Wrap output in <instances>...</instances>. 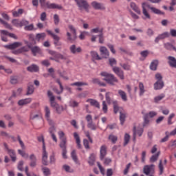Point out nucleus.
<instances>
[{
    "mask_svg": "<svg viewBox=\"0 0 176 176\" xmlns=\"http://www.w3.org/2000/svg\"><path fill=\"white\" fill-rule=\"evenodd\" d=\"M145 7L148 8V9H150V10L151 11V13H154V14H160V15L164 16V12H162V10L155 7L151 6V5L148 3H142V13L144 16H145L146 19H148L150 20L151 15L149 14V13L148 12V10H146V8H145Z\"/></svg>",
    "mask_w": 176,
    "mask_h": 176,
    "instance_id": "1",
    "label": "nucleus"
},
{
    "mask_svg": "<svg viewBox=\"0 0 176 176\" xmlns=\"http://www.w3.org/2000/svg\"><path fill=\"white\" fill-rule=\"evenodd\" d=\"M100 75L103 76V80L107 82V83L109 85H111V86H115V83H118L119 82L115 75L109 74L107 72H102Z\"/></svg>",
    "mask_w": 176,
    "mask_h": 176,
    "instance_id": "2",
    "label": "nucleus"
},
{
    "mask_svg": "<svg viewBox=\"0 0 176 176\" xmlns=\"http://www.w3.org/2000/svg\"><path fill=\"white\" fill-rule=\"evenodd\" d=\"M41 8H47V9H58V10H63V6L58 5L56 3H50L46 0H39Z\"/></svg>",
    "mask_w": 176,
    "mask_h": 176,
    "instance_id": "3",
    "label": "nucleus"
},
{
    "mask_svg": "<svg viewBox=\"0 0 176 176\" xmlns=\"http://www.w3.org/2000/svg\"><path fill=\"white\" fill-rule=\"evenodd\" d=\"M68 28L72 34L69 32H67V41L71 42V43H74V42H75V41H76L78 38V36L76 34V29L72 25H69Z\"/></svg>",
    "mask_w": 176,
    "mask_h": 176,
    "instance_id": "4",
    "label": "nucleus"
},
{
    "mask_svg": "<svg viewBox=\"0 0 176 176\" xmlns=\"http://www.w3.org/2000/svg\"><path fill=\"white\" fill-rule=\"evenodd\" d=\"M156 82L154 83V90H162L164 87V81L163 76L160 73H157L155 76Z\"/></svg>",
    "mask_w": 176,
    "mask_h": 176,
    "instance_id": "5",
    "label": "nucleus"
},
{
    "mask_svg": "<svg viewBox=\"0 0 176 176\" xmlns=\"http://www.w3.org/2000/svg\"><path fill=\"white\" fill-rule=\"evenodd\" d=\"M80 9H85L86 12H89V5L86 0H74Z\"/></svg>",
    "mask_w": 176,
    "mask_h": 176,
    "instance_id": "6",
    "label": "nucleus"
},
{
    "mask_svg": "<svg viewBox=\"0 0 176 176\" xmlns=\"http://www.w3.org/2000/svg\"><path fill=\"white\" fill-rule=\"evenodd\" d=\"M112 71L117 75V76H118V78H120V79H121V80H124V72H123L120 67H113Z\"/></svg>",
    "mask_w": 176,
    "mask_h": 176,
    "instance_id": "7",
    "label": "nucleus"
},
{
    "mask_svg": "<svg viewBox=\"0 0 176 176\" xmlns=\"http://www.w3.org/2000/svg\"><path fill=\"white\" fill-rule=\"evenodd\" d=\"M47 96L50 98V105L52 108H54V109L57 107V106L58 105V104H57V102H56V97H54V96H53V92H52L51 91H47Z\"/></svg>",
    "mask_w": 176,
    "mask_h": 176,
    "instance_id": "8",
    "label": "nucleus"
},
{
    "mask_svg": "<svg viewBox=\"0 0 176 176\" xmlns=\"http://www.w3.org/2000/svg\"><path fill=\"white\" fill-rule=\"evenodd\" d=\"M48 35H50L54 39V44L55 46H61V42H60V36H57L54 33H52L51 30H47Z\"/></svg>",
    "mask_w": 176,
    "mask_h": 176,
    "instance_id": "9",
    "label": "nucleus"
},
{
    "mask_svg": "<svg viewBox=\"0 0 176 176\" xmlns=\"http://www.w3.org/2000/svg\"><path fill=\"white\" fill-rule=\"evenodd\" d=\"M155 171V165L151 164V165H146L143 168V173L145 174V175H149L151 173H153Z\"/></svg>",
    "mask_w": 176,
    "mask_h": 176,
    "instance_id": "10",
    "label": "nucleus"
},
{
    "mask_svg": "<svg viewBox=\"0 0 176 176\" xmlns=\"http://www.w3.org/2000/svg\"><path fill=\"white\" fill-rule=\"evenodd\" d=\"M22 45H23V43L21 42H14L10 45H4V47L6 49H8L9 50H14V49H17V47H20V46H22Z\"/></svg>",
    "mask_w": 176,
    "mask_h": 176,
    "instance_id": "11",
    "label": "nucleus"
},
{
    "mask_svg": "<svg viewBox=\"0 0 176 176\" xmlns=\"http://www.w3.org/2000/svg\"><path fill=\"white\" fill-rule=\"evenodd\" d=\"M69 50L72 54H78L82 53V47H76V45L73 44L69 47Z\"/></svg>",
    "mask_w": 176,
    "mask_h": 176,
    "instance_id": "12",
    "label": "nucleus"
},
{
    "mask_svg": "<svg viewBox=\"0 0 176 176\" xmlns=\"http://www.w3.org/2000/svg\"><path fill=\"white\" fill-rule=\"evenodd\" d=\"M100 56L102 58H108L109 57V51L104 46H102L100 47Z\"/></svg>",
    "mask_w": 176,
    "mask_h": 176,
    "instance_id": "13",
    "label": "nucleus"
},
{
    "mask_svg": "<svg viewBox=\"0 0 176 176\" xmlns=\"http://www.w3.org/2000/svg\"><path fill=\"white\" fill-rule=\"evenodd\" d=\"M26 43H28V47L31 50V52L34 56H36V53L41 54V48H39V47H32V44L28 43V42H26Z\"/></svg>",
    "mask_w": 176,
    "mask_h": 176,
    "instance_id": "14",
    "label": "nucleus"
},
{
    "mask_svg": "<svg viewBox=\"0 0 176 176\" xmlns=\"http://www.w3.org/2000/svg\"><path fill=\"white\" fill-rule=\"evenodd\" d=\"M42 164L43 166H47V152L46 151V146L43 147V155H42Z\"/></svg>",
    "mask_w": 176,
    "mask_h": 176,
    "instance_id": "15",
    "label": "nucleus"
},
{
    "mask_svg": "<svg viewBox=\"0 0 176 176\" xmlns=\"http://www.w3.org/2000/svg\"><path fill=\"white\" fill-rule=\"evenodd\" d=\"M143 133H144V129L139 128L137 129L135 128V126H134L133 127V141H135L137 134L139 137H141Z\"/></svg>",
    "mask_w": 176,
    "mask_h": 176,
    "instance_id": "16",
    "label": "nucleus"
},
{
    "mask_svg": "<svg viewBox=\"0 0 176 176\" xmlns=\"http://www.w3.org/2000/svg\"><path fill=\"white\" fill-rule=\"evenodd\" d=\"M91 6L96 9V10H105V6L101 3L97 1H93L91 3Z\"/></svg>",
    "mask_w": 176,
    "mask_h": 176,
    "instance_id": "17",
    "label": "nucleus"
},
{
    "mask_svg": "<svg viewBox=\"0 0 176 176\" xmlns=\"http://www.w3.org/2000/svg\"><path fill=\"white\" fill-rule=\"evenodd\" d=\"M31 101H32V99L31 98H28L19 100L18 101V105L19 107H23L24 105H27L28 104H31Z\"/></svg>",
    "mask_w": 176,
    "mask_h": 176,
    "instance_id": "18",
    "label": "nucleus"
},
{
    "mask_svg": "<svg viewBox=\"0 0 176 176\" xmlns=\"http://www.w3.org/2000/svg\"><path fill=\"white\" fill-rule=\"evenodd\" d=\"M100 160H104L105 156H107V146L105 145L101 146L100 150Z\"/></svg>",
    "mask_w": 176,
    "mask_h": 176,
    "instance_id": "19",
    "label": "nucleus"
},
{
    "mask_svg": "<svg viewBox=\"0 0 176 176\" xmlns=\"http://www.w3.org/2000/svg\"><path fill=\"white\" fill-rule=\"evenodd\" d=\"M27 71H28V72H38L39 66L35 64H32L30 66L27 67Z\"/></svg>",
    "mask_w": 176,
    "mask_h": 176,
    "instance_id": "20",
    "label": "nucleus"
},
{
    "mask_svg": "<svg viewBox=\"0 0 176 176\" xmlns=\"http://www.w3.org/2000/svg\"><path fill=\"white\" fill-rule=\"evenodd\" d=\"M8 153L11 157L12 162L14 163L17 160V157L16 156V151L14 149L8 150Z\"/></svg>",
    "mask_w": 176,
    "mask_h": 176,
    "instance_id": "21",
    "label": "nucleus"
},
{
    "mask_svg": "<svg viewBox=\"0 0 176 176\" xmlns=\"http://www.w3.org/2000/svg\"><path fill=\"white\" fill-rule=\"evenodd\" d=\"M159 65V60L155 59L153 60L150 64V69L151 71H156L157 69V66Z\"/></svg>",
    "mask_w": 176,
    "mask_h": 176,
    "instance_id": "22",
    "label": "nucleus"
},
{
    "mask_svg": "<svg viewBox=\"0 0 176 176\" xmlns=\"http://www.w3.org/2000/svg\"><path fill=\"white\" fill-rule=\"evenodd\" d=\"M74 138L76 139V143L77 144V148L78 149H82V144H80V138L79 137V135L78 133L75 132L74 133Z\"/></svg>",
    "mask_w": 176,
    "mask_h": 176,
    "instance_id": "23",
    "label": "nucleus"
},
{
    "mask_svg": "<svg viewBox=\"0 0 176 176\" xmlns=\"http://www.w3.org/2000/svg\"><path fill=\"white\" fill-rule=\"evenodd\" d=\"M87 102H89L92 107H95L96 108L100 109V102L95 99H88L87 100Z\"/></svg>",
    "mask_w": 176,
    "mask_h": 176,
    "instance_id": "24",
    "label": "nucleus"
},
{
    "mask_svg": "<svg viewBox=\"0 0 176 176\" xmlns=\"http://www.w3.org/2000/svg\"><path fill=\"white\" fill-rule=\"evenodd\" d=\"M126 112L120 111V122L122 126H123L124 124V122H126Z\"/></svg>",
    "mask_w": 176,
    "mask_h": 176,
    "instance_id": "25",
    "label": "nucleus"
},
{
    "mask_svg": "<svg viewBox=\"0 0 176 176\" xmlns=\"http://www.w3.org/2000/svg\"><path fill=\"white\" fill-rule=\"evenodd\" d=\"M30 160L31 161L30 164V167H36V157L35 156L34 154H31L30 155Z\"/></svg>",
    "mask_w": 176,
    "mask_h": 176,
    "instance_id": "26",
    "label": "nucleus"
},
{
    "mask_svg": "<svg viewBox=\"0 0 176 176\" xmlns=\"http://www.w3.org/2000/svg\"><path fill=\"white\" fill-rule=\"evenodd\" d=\"M113 112L115 114L118 113V112L120 113V111L123 109V108L120 107L119 105L118 104V100L113 101Z\"/></svg>",
    "mask_w": 176,
    "mask_h": 176,
    "instance_id": "27",
    "label": "nucleus"
},
{
    "mask_svg": "<svg viewBox=\"0 0 176 176\" xmlns=\"http://www.w3.org/2000/svg\"><path fill=\"white\" fill-rule=\"evenodd\" d=\"M164 47L166 50H174V52H176V47L175 46H174L173 44H171L170 43H164Z\"/></svg>",
    "mask_w": 176,
    "mask_h": 176,
    "instance_id": "28",
    "label": "nucleus"
},
{
    "mask_svg": "<svg viewBox=\"0 0 176 176\" xmlns=\"http://www.w3.org/2000/svg\"><path fill=\"white\" fill-rule=\"evenodd\" d=\"M130 6L131 9H133V10H134V12H135L138 14H141V10L138 8V6H137V4H135V3L131 2Z\"/></svg>",
    "mask_w": 176,
    "mask_h": 176,
    "instance_id": "29",
    "label": "nucleus"
},
{
    "mask_svg": "<svg viewBox=\"0 0 176 176\" xmlns=\"http://www.w3.org/2000/svg\"><path fill=\"white\" fill-rule=\"evenodd\" d=\"M71 157L74 163H76V164H78V163H79V160H78V155H76V150H73L72 151Z\"/></svg>",
    "mask_w": 176,
    "mask_h": 176,
    "instance_id": "30",
    "label": "nucleus"
},
{
    "mask_svg": "<svg viewBox=\"0 0 176 176\" xmlns=\"http://www.w3.org/2000/svg\"><path fill=\"white\" fill-rule=\"evenodd\" d=\"M34 84L30 82L28 85V91L26 93V96H30V94H32L34 93Z\"/></svg>",
    "mask_w": 176,
    "mask_h": 176,
    "instance_id": "31",
    "label": "nucleus"
},
{
    "mask_svg": "<svg viewBox=\"0 0 176 176\" xmlns=\"http://www.w3.org/2000/svg\"><path fill=\"white\" fill-rule=\"evenodd\" d=\"M90 54L94 60H102V58H101V56H100V55H98V53L96 51H91L90 52Z\"/></svg>",
    "mask_w": 176,
    "mask_h": 176,
    "instance_id": "32",
    "label": "nucleus"
},
{
    "mask_svg": "<svg viewBox=\"0 0 176 176\" xmlns=\"http://www.w3.org/2000/svg\"><path fill=\"white\" fill-rule=\"evenodd\" d=\"M92 82L94 85H98L99 86H102V87H105V86H107V84H105V82H101L98 78H93Z\"/></svg>",
    "mask_w": 176,
    "mask_h": 176,
    "instance_id": "33",
    "label": "nucleus"
},
{
    "mask_svg": "<svg viewBox=\"0 0 176 176\" xmlns=\"http://www.w3.org/2000/svg\"><path fill=\"white\" fill-rule=\"evenodd\" d=\"M118 94L121 97L122 101H127V95L124 91L122 89L118 90Z\"/></svg>",
    "mask_w": 176,
    "mask_h": 176,
    "instance_id": "34",
    "label": "nucleus"
},
{
    "mask_svg": "<svg viewBox=\"0 0 176 176\" xmlns=\"http://www.w3.org/2000/svg\"><path fill=\"white\" fill-rule=\"evenodd\" d=\"M140 56H142V57L140 58V61H144V60H145V58H146L148 56H149V51L148 50L142 51L140 52Z\"/></svg>",
    "mask_w": 176,
    "mask_h": 176,
    "instance_id": "35",
    "label": "nucleus"
},
{
    "mask_svg": "<svg viewBox=\"0 0 176 176\" xmlns=\"http://www.w3.org/2000/svg\"><path fill=\"white\" fill-rule=\"evenodd\" d=\"M45 38H46L45 33H38L36 35V41H38V42H39V41H43V39H45Z\"/></svg>",
    "mask_w": 176,
    "mask_h": 176,
    "instance_id": "36",
    "label": "nucleus"
},
{
    "mask_svg": "<svg viewBox=\"0 0 176 176\" xmlns=\"http://www.w3.org/2000/svg\"><path fill=\"white\" fill-rule=\"evenodd\" d=\"M139 96H142V95L145 93V87L144 86V83L139 82Z\"/></svg>",
    "mask_w": 176,
    "mask_h": 176,
    "instance_id": "37",
    "label": "nucleus"
},
{
    "mask_svg": "<svg viewBox=\"0 0 176 176\" xmlns=\"http://www.w3.org/2000/svg\"><path fill=\"white\" fill-rule=\"evenodd\" d=\"M165 97H166V95H164V94H161L160 96H155V97L154 98V102H155V104H158V102H159L160 101H162V100L163 98H164Z\"/></svg>",
    "mask_w": 176,
    "mask_h": 176,
    "instance_id": "38",
    "label": "nucleus"
},
{
    "mask_svg": "<svg viewBox=\"0 0 176 176\" xmlns=\"http://www.w3.org/2000/svg\"><path fill=\"white\" fill-rule=\"evenodd\" d=\"M28 39L32 45H36V39L35 35L30 34L28 35Z\"/></svg>",
    "mask_w": 176,
    "mask_h": 176,
    "instance_id": "39",
    "label": "nucleus"
},
{
    "mask_svg": "<svg viewBox=\"0 0 176 176\" xmlns=\"http://www.w3.org/2000/svg\"><path fill=\"white\" fill-rule=\"evenodd\" d=\"M16 83H19V76H12L10 77V84L11 85H16Z\"/></svg>",
    "mask_w": 176,
    "mask_h": 176,
    "instance_id": "40",
    "label": "nucleus"
},
{
    "mask_svg": "<svg viewBox=\"0 0 176 176\" xmlns=\"http://www.w3.org/2000/svg\"><path fill=\"white\" fill-rule=\"evenodd\" d=\"M23 13H24V10L20 8L18 11L13 12L12 14L14 17H19Z\"/></svg>",
    "mask_w": 176,
    "mask_h": 176,
    "instance_id": "41",
    "label": "nucleus"
},
{
    "mask_svg": "<svg viewBox=\"0 0 176 176\" xmlns=\"http://www.w3.org/2000/svg\"><path fill=\"white\" fill-rule=\"evenodd\" d=\"M59 146L62 149H67V139H63L60 140Z\"/></svg>",
    "mask_w": 176,
    "mask_h": 176,
    "instance_id": "42",
    "label": "nucleus"
},
{
    "mask_svg": "<svg viewBox=\"0 0 176 176\" xmlns=\"http://www.w3.org/2000/svg\"><path fill=\"white\" fill-rule=\"evenodd\" d=\"M89 159L88 163L89 166H94V162H96V157H94V154H91Z\"/></svg>",
    "mask_w": 176,
    "mask_h": 176,
    "instance_id": "43",
    "label": "nucleus"
},
{
    "mask_svg": "<svg viewBox=\"0 0 176 176\" xmlns=\"http://www.w3.org/2000/svg\"><path fill=\"white\" fill-rule=\"evenodd\" d=\"M89 84L83 82H76L71 84V86H78V87H80V86H88Z\"/></svg>",
    "mask_w": 176,
    "mask_h": 176,
    "instance_id": "44",
    "label": "nucleus"
},
{
    "mask_svg": "<svg viewBox=\"0 0 176 176\" xmlns=\"http://www.w3.org/2000/svg\"><path fill=\"white\" fill-rule=\"evenodd\" d=\"M160 155V152H157L155 155H153L151 158H150V162L151 163H155L156 160L159 158V156Z\"/></svg>",
    "mask_w": 176,
    "mask_h": 176,
    "instance_id": "45",
    "label": "nucleus"
},
{
    "mask_svg": "<svg viewBox=\"0 0 176 176\" xmlns=\"http://www.w3.org/2000/svg\"><path fill=\"white\" fill-rule=\"evenodd\" d=\"M18 153L22 157H24L25 159H28V153H25V151L23 150H18Z\"/></svg>",
    "mask_w": 176,
    "mask_h": 176,
    "instance_id": "46",
    "label": "nucleus"
},
{
    "mask_svg": "<svg viewBox=\"0 0 176 176\" xmlns=\"http://www.w3.org/2000/svg\"><path fill=\"white\" fill-rule=\"evenodd\" d=\"M144 122H143V127H145L149 124V117H148V115H145L143 117Z\"/></svg>",
    "mask_w": 176,
    "mask_h": 176,
    "instance_id": "47",
    "label": "nucleus"
},
{
    "mask_svg": "<svg viewBox=\"0 0 176 176\" xmlns=\"http://www.w3.org/2000/svg\"><path fill=\"white\" fill-rule=\"evenodd\" d=\"M175 116V113H172L169 115L168 118V126H171L174 122H173V118Z\"/></svg>",
    "mask_w": 176,
    "mask_h": 176,
    "instance_id": "48",
    "label": "nucleus"
},
{
    "mask_svg": "<svg viewBox=\"0 0 176 176\" xmlns=\"http://www.w3.org/2000/svg\"><path fill=\"white\" fill-rule=\"evenodd\" d=\"M0 23L3 24L5 26V28H7L8 30H12V25H10V24L8 23L7 22H5V21H3L1 18H0Z\"/></svg>",
    "mask_w": 176,
    "mask_h": 176,
    "instance_id": "49",
    "label": "nucleus"
},
{
    "mask_svg": "<svg viewBox=\"0 0 176 176\" xmlns=\"http://www.w3.org/2000/svg\"><path fill=\"white\" fill-rule=\"evenodd\" d=\"M109 65L110 67H112V68H113V65H116V64H118V61H116V59H115L114 58H110L109 59Z\"/></svg>",
    "mask_w": 176,
    "mask_h": 176,
    "instance_id": "50",
    "label": "nucleus"
},
{
    "mask_svg": "<svg viewBox=\"0 0 176 176\" xmlns=\"http://www.w3.org/2000/svg\"><path fill=\"white\" fill-rule=\"evenodd\" d=\"M158 168L160 170V175H162V174H163V173L164 171V167L163 166V162H162V160H160Z\"/></svg>",
    "mask_w": 176,
    "mask_h": 176,
    "instance_id": "51",
    "label": "nucleus"
},
{
    "mask_svg": "<svg viewBox=\"0 0 176 176\" xmlns=\"http://www.w3.org/2000/svg\"><path fill=\"white\" fill-rule=\"evenodd\" d=\"M55 109L56 111V113H58V115H60V113H62L63 111H64V107L60 104H58Z\"/></svg>",
    "mask_w": 176,
    "mask_h": 176,
    "instance_id": "52",
    "label": "nucleus"
},
{
    "mask_svg": "<svg viewBox=\"0 0 176 176\" xmlns=\"http://www.w3.org/2000/svg\"><path fill=\"white\" fill-rule=\"evenodd\" d=\"M109 140H110L113 144H116V141H118V136L115 135H109Z\"/></svg>",
    "mask_w": 176,
    "mask_h": 176,
    "instance_id": "53",
    "label": "nucleus"
},
{
    "mask_svg": "<svg viewBox=\"0 0 176 176\" xmlns=\"http://www.w3.org/2000/svg\"><path fill=\"white\" fill-rule=\"evenodd\" d=\"M54 23L55 25H58L60 23V16L57 14H54Z\"/></svg>",
    "mask_w": 176,
    "mask_h": 176,
    "instance_id": "54",
    "label": "nucleus"
},
{
    "mask_svg": "<svg viewBox=\"0 0 176 176\" xmlns=\"http://www.w3.org/2000/svg\"><path fill=\"white\" fill-rule=\"evenodd\" d=\"M58 135L59 137V140H67V138H65V133L64 131H60L58 132Z\"/></svg>",
    "mask_w": 176,
    "mask_h": 176,
    "instance_id": "55",
    "label": "nucleus"
},
{
    "mask_svg": "<svg viewBox=\"0 0 176 176\" xmlns=\"http://www.w3.org/2000/svg\"><path fill=\"white\" fill-rule=\"evenodd\" d=\"M23 166H24V161H19L17 166V168L19 170V171H24V168H23Z\"/></svg>",
    "mask_w": 176,
    "mask_h": 176,
    "instance_id": "56",
    "label": "nucleus"
},
{
    "mask_svg": "<svg viewBox=\"0 0 176 176\" xmlns=\"http://www.w3.org/2000/svg\"><path fill=\"white\" fill-rule=\"evenodd\" d=\"M42 171L44 174L45 176H49L50 175V169H49V168L47 167H43L42 168Z\"/></svg>",
    "mask_w": 176,
    "mask_h": 176,
    "instance_id": "57",
    "label": "nucleus"
},
{
    "mask_svg": "<svg viewBox=\"0 0 176 176\" xmlns=\"http://www.w3.org/2000/svg\"><path fill=\"white\" fill-rule=\"evenodd\" d=\"M87 127H88V129H90L93 131L97 130V126H96V124L94 123H93V122L88 123Z\"/></svg>",
    "mask_w": 176,
    "mask_h": 176,
    "instance_id": "58",
    "label": "nucleus"
},
{
    "mask_svg": "<svg viewBox=\"0 0 176 176\" xmlns=\"http://www.w3.org/2000/svg\"><path fill=\"white\" fill-rule=\"evenodd\" d=\"M104 30L103 29H100L99 28H94L91 30V32L94 33V34H98V32L100 34H102Z\"/></svg>",
    "mask_w": 176,
    "mask_h": 176,
    "instance_id": "59",
    "label": "nucleus"
},
{
    "mask_svg": "<svg viewBox=\"0 0 176 176\" xmlns=\"http://www.w3.org/2000/svg\"><path fill=\"white\" fill-rule=\"evenodd\" d=\"M45 118L46 119L50 118V109H49V107L45 106Z\"/></svg>",
    "mask_w": 176,
    "mask_h": 176,
    "instance_id": "60",
    "label": "nucleus"
},
{
    "mask_svg": "<svg viewBox=\"0 0 176 176\" xmlns=\"http://www.w3.org/2000/svg\"><path fill=\"white\" fill-rule=\"evenodd\" d=\"M129 142H130V135H129L128 133H126L124 135V146H126V145H127V144H129Z\"/></svg>",
    "mask_w": 176,
    "mask_h": 176,
    "instance_id": "61",
    "label": "nucleus"
},
{
    "mask_svg": "<svg viewBox=\"0 0 176 176\" xmlns=\"http://www.w3.org/2000/svg\"><path fill=\"white\" fill-rule=\"evenodd\" d=\"M17 140L19 141V144L21 145V148L22 149H25V145L24 144L23 140H21V138L19 135H17Z\"/></svg>",
    "mask_w": 176,
    "mask_h": 176,
    "instance_id": "62",
    "label": "nucleus"
},
{
    "mask_svg": "<svg viewBox=\"0 0 176 176\" xmlns=\"http://www.w3.org/2000/svg\"><path fill=\"white\" fill-rule=\"evenodd\" d=\"M110 94H111V92H107L105 94L106 101L109 104H111L112 102V100H111V96H109Z\"/></svg>",
    "mask_w": 176,
    "mask_h": 176,
    "instance_id": "63",
    "label": "nucleus"
},
{
    "mask_svg": "<svg viewBox=\"0 0 176 176\" xmlns=\"http://www.w3.org/2000/svg\"><path fill=\"white\" fill-rule=\"evenodd\" d=\"M146 35L149 36V38L155 35V32L151 28H148L146 30Z\"/></svg>",
    "mask_w": 176,
    "mask_h": 176,
    "instance_id": "64",
    "label": "nucleus"
}]
</instances>
